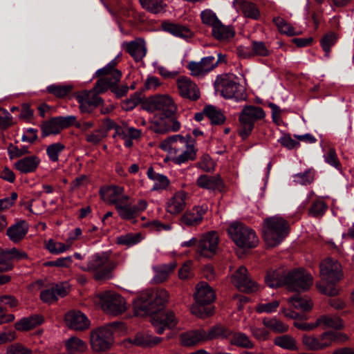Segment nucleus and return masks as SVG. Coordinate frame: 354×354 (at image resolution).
<instances>
[{
  "label": "nucleus",
  "instance_id": "nucleus-1",
  "mask_svg": "<svg viewBox=\"0 0 354 354\" xmlns=\"http://www.w3.org/2000/svg\"><path fill=\"white\" fill-rule=\"evenodd\" d=\"M169 294L165 289H149L142 292L133 303L136 316L150 315L151 323L157 333L162 334L165 329H172L178 324L174 313L165 310Z\"/></svg>",
  "mask_w": 354,
  "mask_h": 354
},
{
  "label": "nucleus",
  "instance_id": "nucleus-2",
  "mask_svg": "<svg viewBox=\"0 0 354 354\" xmlns=\"http://www.w3.org/2000/svg\"><path fill=\"white\" fill-rule=\"evenodd\" d=\"M191 139L190 135H187L185 137L176 135L162 140L159 147L162 150H167L171 154L176 155L181 153L178 156L173 158L175 163L181 164L189 160H193L196 157L194 143H190Z\"/></svg>",
  "mask_w": 354,
  "mask_h": 354
},
{
  "label": "nucleus",
  "instance_id": "nucleus-3",
  "mask_svg": "<svg viewBox=\"0 0 354 354\" xmlns=\"http://www.w3.org/2000/svg\"><path fill=\"white\" fill-rule=\"evenodd\" d=\"M288 223L281 217H270L264 220L263 224V239L267 245L273 248L288 234Z\"/></svg>",
  "mask_w": 354,
  "mask_h": 354
},
{
  "label": "nucleus",
  "instance_id": "nucleus-4",
  "mask_svg": "<svg viewBox=\"0 0 354 354\" xmlns=\"http://www.w3.org/2000/svg\"><path fill=\"white\" fill-rule=\"evenodd\" d=\"M228 234L235 244L242 249H252L258 245L259 239L254 231L241 223H232Z\"/></svg>",
  "mask_w": 354,
  "mask_h": 354
},
{
  "label": "nucleus",
  "instance_id": "nucleus-5",
  "mask_svg": "<svg viewBox=\"0 0 354 354\" xmlns=\"http://www.w3.org/2000/svg\"><path fill=\"white\" fill-rule=\"evenodd\" d=\"M265 117L262 108L252 105L245 106L239 115L240 126L238 130L239 135L243 140H245L251 133L254 122Z\"/></svg>",
  "mask_w": 354,
  "mask_h": 354
},
{
  "label": "nucleus",
  "instance_id": "nucleus-6",
  "mask_svg": "<svg viewBox=\"0 0 354 354\" xmlns=\"http://www.w3.org/2000/svg\"><path fill=\"white\" fill-rule=\"evenodd\" d=\"M116 263L109 259L106 253L97 254L88 263L87 270L93 272V278L98 281H104L112 277L113 270Z\"/></svg>",
  "mask_w": 354,
  "mask_h": 354
},
{
  "label": "nucleus",
  "instance_id": "nucleus-7",
  "mask_svg": "<svg viewBox=\"0 0 354 354\" xmlns=\"http://www.w3.org/2000/svg\"><path fill=\"white\" fill-rule=\"evenodd\" d=\"M100 304L102 309L107 315L118 316L127 310L126 301L119 294L111 291L99 294Z\"/></svg>",
  "mask_w": 354,
  "mask_h": 354
},
{
  "label": "nucleus",
  "instance_id": "nucleus-8",
  "mask_svg": "<svg viewBox=\"0 0 354 354\" xmlns=\"http://www.w3.org/2000/svg\"><path fill=\"white\" fill-rule=\"evenodd\" d=\"M142 109L149 111H162L166 118L174 116L176 112V106L173 100L168 95H153L145 99Z\"/></svg>",
  "mask_w": 354,
  "mask_h": 354
},
{
  "label": "nucleus",
  "instance_id": "nucleus-9",
  "mask_svg": "<svg viewBox=\"0 0 354 354\" xmlns=\"http://www.w3.org/2000/svg\"><path fill=\"white\" fill-rule=\"evenodd\" d=\"M114 342L113 333L108 327H100L90 333V344L95 352H103L109 350Z\"/></svg>",
  "mask_w": 354,
  "mask_h": 354
},
{
  "label": "nucleus",
  "instance_id": "nucleus-10",
  "mask_svg": "<svg viewBox=\"0 0 354 354\" xmlns=\"http://www.w3.org/2000/svg\"><path fill=\"white\" fill-rule=\"evenodd\" d=\"M122 72L115 68H102L96 72L100 78L94 86L92 93L100 94L106 92L108 88L111 90L113 84H117L120 80Z\"/></svg>",
  "mask_w": 354,
  "mask_h": 354
},
{
  "label": "nucleus",
  "instance_id": "nucleus-11",
  "mask_svg": "<svg viewBox=\"0 0 354 354\" xmlns=\"http://www.w3.org/2000/svg\"><path fill=\"white\" fill-rule=\"evenodd\" d=\"M287 288L290 291H306L313 283V277L304 269H293L286 274Z\"/></svg>",
  "mask_w": 354,
  "mask_h": 354
},
{
  "label": "nucleus",
  "instance_id": "nucleus-12",
  "mask_svg": "<svg viewBox=\"0 0 354 354\" xmlns=\"http://www.w3.org/2000/svg\"><path fill=\"white\" fill-rule=\"evenodd\" d=\"M320 276L327 283H335L343 276L342 266L337 261L330 258L326 259L319 265Z\"/></svg>",
  "mask_w": 354,
  "mask_h": 354
},
{
  "label": "nucleus",
  "instance_id": "nucleus-13",
  "mask_svg": "<svg viewBox=\"0 0 354 354\" xmlns=\"http://www.w3.org/2000/svg\"><path fill=\"white\" fill-rule=\"evenodd\" d=\"M75 122V116L56 117L45 121L41 125L42 137L57 134L62 129L73 126Z\"/></svg>",
  "mask_w": 354,
  "mask_h": 354
},
{
  "label": "nucleus",
  "instance_id": "nucleus-14",
  "mask_svg": "<svg viewBox=\"0 0 354 354\" xmlns=\"http://www.w3.org/2000/svg\"><path fill=\"white\" fill-rule=\"evenodd\" d=\"M28 258L27 253L16 248L12 249H3L0 248V273L8 272L13 269L12 260L27 259Z\"/></svg>",
  "mask_w": 354,
  "mask_h": 354
},
{
  "label": "nucleus",
  "instance_id": "nucleus-15",
  "mask_svg": "<svg viewBox=\"0 0 354 354\" xmlns=\"http://www.w3.org/2000/svg\"><path fill=\"white\" fill-rule=\"evenodd\" d=\"M233 283L239 290L250 293L257 290V283L248 277V270L245 266L239 267L233 274Z\"/></svg>",
  "mask_w": 354,
  "mask_h": 354
},
{
  "label": "nucleus",
  "instance_id": "nucleus-16",
  "mask_svg": "<svg viewBox=\"0 0 354 354\" xmlns=\"http://www.w3.org/2000/svg\"><path fill=\"white\" fill-rule=\"evenodd\" d=\"M218 240V236L215 231L209 232L203 235L198 243L200 254L205 257H212L217 249Z\"/></svg>",
  "mask_w": 354,
  "mask_h": 354
},
{
  "label": "nucleus",
  "instance_id": "nucleus-17",
  "mask_svg": "<svg viewBox=\"0 0 354 354\" xmlns=\"http://www.w3.org/2000/svg\"><path fill=\"white\" fill-rule=\"evenodd\" d=\"M179 95L191 101H196L201 97L197 85L185 76H180L177 80Z\"/></svg>",
  "mask_w": 354,
  "mask_h": 354
},
{
  "label": "nucleus",
  "instance_id": "nucleus-18",
  "mask_svg": "<svg viewBox=\"0 0 354 354\" xmlns=\"http://www.w3.org/2000/svg\"><path fill=\"white\" fill-rule=\"evenodd\" d=\"M122 47L136 62L141 61L147 54L146 44L142 38H138L131 41H124L122 43Z\"/></svg>",
  "mask_w": 354,
  "mask_h": 354
},
{
  "label": "nucleus",
  "instance_id": "nucleus-19",
  "mask_svg": "<svg viewBox=\"0 0 354 354\" xmlns=\"http://www.w3.org/2000/svg\"><path fill=\"white\" fill-rule=\"evenodd\" d=\"M64 321L67 326L75 330H84L88 328L90 322L80 311H70L65 315Z\"/></svg>",
  "mask_w": 354,
  "mask_h": 354
},
{
  "label": "nucleus",
  "instance_id": "nucleus-20",
  "mask_svg": "<svg viewBox=\"0 0 354 354\" xmlns=\"http://www.w3.org/2000/svg\"><path fill=\"white\" fill-rule=\"evenodd\" d=\"M198 187L222 192L224 189V183L220 175L207 176L202 175L197 180Z\"/></svg>",
  "mask_w": 354,
  "mask_h": 354
},
{
  "label": "nucleus",
  "instance_id": "nucleus-21",
  "mask_svg": "<svg viewBox=\"0 0 354 354\" xmlns=\"http://www.w3.org/2000/svg\"><path fill=\"white\" fill-rule=\"evenodd\" d=\"M28 225L25 221H18L7 229L6 234L14 243L20 242L26 235Z\"/></svg>",
  "mask_w": 354,
  "mask_h": 354
},
{
  "label": "nucleus",
  "instance_id": "nucleus-22",
  "mask_svg": "<svg viewBox=\"0 0 354 354\" xmlns=\"http://www.w3.org/2000/svg\"><path fill=\"white\" fill-rule=\"evenodd\" d=\"M180 344L184 346H193L200 342H205V330H190L180 335Z\"/></svg>",
  "mask_w": 354,
  "mask_h": 354
},
{
  "label": "nucleus",
  "instance_id": "nucleus-23",
  "mask_svg": "<svg viewBox=\"0 0 354 354\" xmlns=\"http://www.w3.org/2000/svg\"><path fill=\"white\" fill-rule=\"evenodd\" d=\"M124 189L115 185H111L106 187H101L100 195L101 198L109 204L115 206L117 200L123 194Z\"/></svg>",
  "mask_w": 354,
  "mask_h": 354
},
{
  "label": "nucleus",
  "instance_id": "nucleus-24",
  "mask_svg": "<svg viewBox=\"0 0 354 354\" xmlns=\"http://www.w3.org/2000/svg\"><path fill=\"white\" fill-rule=\"evenodd\" d=\"M216 298L214 290L207 283L196 288L194 295L195 302L198 304H212Z\"/></svg>",
  "mask_w": 354,
  "mask_h": 354
},
{
  "label": "nucleus",
  "instance_id": "nucleus-25",
  "mask_svg": "<svg viewBox=\"0 0 354 354\" xmlns=\"http://www.w3.org/2000/svg\"><path fill=\"white\" fill-rule=\"evenodd\" d=\"M212 35L217 40H227L234 36L235 30L232 26L224 25L219 20L212 28Z\"/></svg>",
  "mask_w": 354,
  "mask_h": 354
},
{
  "label": "nucleus",
  "instance_id": "nucleus-26",
  "mask_svg": "<svg viewBox=\"0 0 354 354\" xmlns=\"http://www.w3.org/2000/svg\"><path fill=\"white\" fill-rule=\"evenodd\" d=\"M39 159L35 156L25 157L15 163V167L20 172L27 174L35 171L39 164Z\"/></svg>",
  "mask_w": 354,
  "mask_h": 354
},
{
  "label": "nucleus",
  "instance_id": "nucleus-27",
  "mask_svg": "<svg viewBox=\"0 0 354 354\" xmlns=\"http://www.w3.org/2000/svg\"><path fill=\"white\" fill-rule=\"evenodd\" d=\"M44 317L41 315H35L25 317L15 324V328L19 331H28L36 326L41 324Z\"/></svg>",
  "mask_w": 354,
  "mask_h": 354
},
{
  "label": "nucleus",
  "instance_id": "nucleus-28",
  "mask_svg": "<svg viewBox=\"0 0 354 354\" xmlns=\"http://www.w3.org/2000/svg\"><path fill=\"white\" fill-rule=\"evenodd\" d=\"M266 284L271 288H277L287 285L286 274L283 270H276L268 272L266 277Z\"/></svg>",
  "mask_w": 354,
  "mask_h": 354
},
{
  "label": "nucleus",
  "instance_id": "nucleus-29",
  "mask_svg": "<svg viewBox=\"0 0 354 354\" xmlns=\"http://www.w3.org/2000/svg\"><path fill=\"white\" fill-rule=\"evenodd\" d=\"M186 194L185 192H179L170 199L167 206V212L171 214L180 213L185 207Z\"/></svg>",
  "mask_w": 354,
  "mask_h": 354
},
{
  "label": "nucleus",
  "instance_id": "nucleus-30",
  "mask_svg": "<svg viewBox=\"0 0 354 354\" xmlns=\"http://www.w3.org/2000/svg\"><path fill=\"white\" fill-rule=\"evenodd\" d=\"M236 8L241 10L245 17L257 19L259 16V11L256 6L249 1L238 0L235 3Z\"/></svg>",
  "mask_w": 354,
  "mask_h": 354
},
{
  "label": "nucleus",
  "instance_id": "nucleus-31",
  "mask_svg": "<svg viewBox=\"0 0 354 354\" xmlns=\"http://www.w3.org/2000/svg\"><path fill=\"white\" fill-rule=\"evenodd\" d=\"M162 339L160 337H153L148 334L138 333L133 337V345L142 347H151L160 344Z\"/></svg>",
  "mask_w": 354,
  "mask_h": 354
},
{
  "label": "nucleus",
  "instance_id": "nucleus-32",
  "mask_svg": "<svg viewBox=\"0 0 354 354\" xmlns=\"http://www.w3.org/2000/svg\"><path fill=\"white\" fill-rule=\"evenodd\" d=\"M205 115L211 121L213 125H221L224 124L226 118L221 110L212 105H206L204 107Z\"/></svg>",
  "mask_w": 354,
  "mask_h": 354
},
{
  "label": "nucleus",
  "instance_id": "nucleus-33",
  "mask_svg": "<svg viewBox=\"0 0 354 354\" xmlns=\"http://www.w3.org/2000/svg\"><path fill=\"white\" fill-rule=\"evenodd\" d=\"M193 211L196 212H186L181 218V221L186 225H194L198 224L203 219V215L206 212V209H204L202 207L196 206L193 209Z\"/></svg>",
  "mask_w": 354,
  "mask_h": 354
},
{
  "label": "nucleus",
  "instance_id": "nucleus-34",
  "mask_svg": "<svg viewBox=\"0 0 354 354\" xmlns=\"http://www.w3.org/2000/svg\"><path fill=\"white\" fill-rule=\"evenodd\" d=\"M272 22L277 26L279 32L281 34L288 36H295L301 34L300 31H297L295 28L289 23H288L284 19L281 17H274Z\"/></svg>",
  "mask_w": 354,
  "mask_h": 354
},
{
  "label": "nucleus",
  "instance_id": "nucleus-35",
  "mask_svg": "<svg viewBox=\"0 0 354 354\" xmlns=\"http://www.w3.org/2000/svg\"><path fill=\"white\" fill-rule=\"evenodd\" d=\"M142 7L153 14H160L165 11L167 5L163 0H139Z\"/></svg>",
  "mask_w": 354,
  "mask_h": 354
},
{
  "label": "nucleus",
  "instance_id": "nucleus-36",
  "mask_svg": "<svg viewBox=\"0 0 354 354\" xmlns=\"http://www.w3.org/2000/svg\"><path fill=\"white\" fill-rule=\"evenodd\" d=\"M232 334V331L222 326H214L209 328L207 332L205 331V342L212 340L218 337L227 338Z\"/></svg>",
  "mask_w": 354,
  "mask_h": 354
},
{
  "label": "nucleus",
  "instance_id": "nucleus-37",
  "mask_svg": "<svg viewBox=\"0 0 354 354\" xmlns=\"http://www.w3.org/2000/svg\"><path fill=\"white\" fill-rule=\"evenodd\" d=\"M274 345L290 351H297V342L292 336L283 335L274 339Z\"/></svg>",
  "mask_w": 354,
  "mask_h": 354
},
{
  "label": "nucleus",
  "instance_id": "nucleus-38",
  "mask_svg": "<svg viewBox=\"0 0 354 354\" xmlns=\"http://www.w3.org/2000/svg\"><path fill=\"white\" fill-rule=\"evenodd\" d=\"M209 304H198L195 302L191 308V313L199 318H207L214 313L213 307L208 306Z\"/></svg>",
  "mask_w": 354,
  "mask_h": 354
},
{
  "label": "nucleus",
  "instance_id": "nucleus-39",
  "mask_svg": "<svg viewBox=\"0 0 354 354\" xmlns=\"http://www.w3.org/2000/svg\"><path fill=\"white\" fill-rule=\"evenodd\" d=\"M263 324L268 328L270 329L272 332L276 333H283L288 331V326L284 324L281 321L272 318L263 319Z\"/></svg>",
  "mask_w": 354,
  "mask_h": 354
},
{
  "label": "nucleus",
  "instance_id": "nucleus-40",
  "mask_svg": "<svg viewBox=\"0 0 354 354\" xmlns=\"http://www.w3.org/2000/svg\"><path fill=\"white\" fill-rule=\"evenodd\" d=\"M288 302L291 303L295 308L303 311L308 312L313 308V302L310 299L302 298L299 295L291 297Z\"/></svg>",
  "mask_w": 354,
  "mask_h": 354
},
{
  "label": "nucleus",
  "instance_id": "nucleus-41",
  "mask_svg": "<svg viewBox=\"0 0 354 354\" xmlns=\"http://www.w3.org/2000/svg\"><path fill=\"white\" fill-rule=\"evenodd\" d=\"M319 324H323L328 328H332L335 330H342L344 328L343 320L339 317L321 316L319 317Z\"/></svg>",
  "mask_w": 354,
  "mask_h": 354
},
{
  "label": "nucleus",
  "instance_id": "nucleus-42",
  "mask_svg": "<svg viewBox=\"0 0 354 354\" xmlns=\"http://www.w3.org/2000/svg\"><path fill=\"white\" fill-rule=\"evenodd\" d=\"M66 347L68 351L84 353L87 349L86 344L76 337L69 338L66 342Z\"/></svg>",
  "mask_w": 354,
  "mask_h": 354
},
{
  "label": "nucleus",
  "instance_id": "nucleus-43",
  "mask_svg": "<svg viewBox=\"0 0 354 354\" xmlns=\"http://www.w3.org/2000/svg\"><path fill=\"white\" fill-rule=\"evenodd\" d=\"M230 344L241 348H252L254 344L250 342L248 337L244 333H234L230 339Z\"/></svg>",
  "mask_w": 354,
  "mask_h": 354
},
{
  "label": "nucleus",
  "instance_id": "nucleus-44",
  "mask_svg": "<svg viewBox=\"0 0 354 354\" xmlns=\"http://www.w3.org/2000/svg\"><path fill=\"white\" fill-rule=\"evenodd\" d=\"M301 342L308 351H317L322 350L319 337L317 338L314 335H304Z\"/></svg>",
  "mask_w": 354,
  "mask_h": 354
},
{
  "label": "nucleus",
  "instance_id": "nucleus-45",
  "mask_svg": "<svg viewBox=\"0 0 354 354\" xmlns=\"http://www.w3.org/2000/svg\"><path fill=\"white\" fill-rule=\"evenodd\" d=\"M239 84L235 82H232L230 83H227V84H224L222 87L221 94L225 98H232L234 97L236 100L241 97L239 91L238 90Z\"/></svg>",
  "mask_w": 354,
  "mask_h": 354
},
{
  "label": "nucleus",
  "instance_id": "nucleus-46",
  "mask_svg": "<svg viewBox=\"0 0 354 354\" xmlns=\"http://www.w3.org/2000/svg\"><path fill=\"white\" fill-rule=\"evenodd\" d=\"M177 263L176 261L170 263L169 265L164 266L160 270L157 271L154 277V281L156 283H162L165 281L169 277V274L174 271L176 268Z\"/></svg>",
  "mask_w": 354,
  "mask_h": 354
},
{
  "label": "nucleus",
  "instance_id": "nucleus-47",
  "mask_svg": "<svg viewBox=\"0 0 354 354\" xmlns=\"http://www.w3.org/2000/svg\"><path fill=\"white\" fill-rule=\"evenodd\" d=\"M145 97L142 96L141 93H136L131 98L124 100L121 103L122 108L125 111H130L135 108L138 104L145 102Z\"/></svg>",
  "mask_w": 354,
  "mask_h": 354
},
{
  "label": "nucleus",
  "instance_id": "nucleus-48",
  "mask_svg": "<svg viewBox=\"0 0 354 354\" xmlns=\"http://www.w3.org/2000/svg\"><path fill=\"white\" fill-rule=\"evenodd\" d=\"M73 89L72 85H62V86H50L47 88L49 93L53 94L58 98H64Z\"/></svg>",
  "mask_w": 354,
  "mask_h": 354
},
{
  "label": "nucleus",
  "instance_id": "nucleus-49",
  "mask_svg": "<svg viewBox=\"0 0 354 354\" xmlns=\"http://www.w3.org/2000/svg\"><path fill=\"white\" fill-rule=\"evenodd\" d=\"M119 216L124 220H131L137 216L136 208L131 205H118L115 207Z\"/></svg>",
  "mask_w": 354,
  "mask_h": 354
},
{
  "label": "nucleus",
  "instance_id": "nucleus-50",
  "mask_svg": "<svg viewBox=\"0 0 354 354\" xmlns=\"http://www.w3.org/2000/svg\"><path fill=\"white\" fill-rule=\"evenodd\" d=\"M202 23L212 28L220 20L216 14L210 9H205L201 12Z\"/></svg>",
  "mask_w": 354,
  "mask_h": 354
},
{
  "label": "nucleus",
  "instance_id": "nucleus-51",
  "mask_svg": "<svg viewBox=\"0 0 354 354\" xmlns=\"http://www.w3.org/2000/svg\"><path fill=\"white\" fill-rule=\"evenodd\" d=\"M164 29L171 34L180 37H185L188 33V29L187 28L174 24H167L164 25Z\"/></svg>",
  "mask_w": 354,
  "mask_h": 354
},
{
  "label": "nucleus",
  "instance_id": "nucleus-52",
  "mask_svg": "<svg viewBox=\"0 0 354 354\" xmlns=\"http://www.w3.org/2000/svg\"><path fill=\"white\" fill-rule=\"evenodd\" d=\"M140 239V234H127L117 238L116 243L119 245H130L137 243Z\"/></svg>",
  "mask_w": 354,
  "mask_h": 354
},
{
  "label": "nucleus",
  "instance_id": "nucleus-53",
  "mask_svg": "<svg viewBox=\"0 0 354 354\" xmlns=\"http://www.w3.org/2000/svg\"><path fill=\"white\" fill-rule=\"evenodd\" d=\"M65 148L64 145L60 142L55 143L47 147L46 151L50 159L56 162L58 160V153Z\"/></svg>",
  "mask_w": 354,
  "mask_h": 354
},
{
  "label": "nucleus",
  "instance_id": "nucleus-54",
  "mask_svg": "<svg viewBox=\"0 0 354 354\" xmlns=\"http://www.w3.org/2000/svg\"><path fill=\"white\" fill-rule=\"evenodd\" d=\"M327 209V205L323 201H316L313 203L309 209V214L315 217H319L324 214Z\"/></svg>",
  "mask_w": 354,
  "mask_h": 354
},
{
  "label": "nucleus",
  "instance_id": "nucleus-55",
  "mask_svg": "<svg viewBox=\"0 0 354 354\" xmlns=\"http://www.w3.org/2000/svg\"><path fill=\"white\" fill-rule=\"evenodd\" d=\"M8 150L11 159L13 158H19L24 155L30 153L28 147L24 146L19 149L12 143L9 145Z\"/></svg>",
  "mask_w": 354,
  "mask_h": 354
},
{
  "label": "nucleus",
  "instance_id": "nucleus-56",
  "mask_svg": "<svg viewBox=\"0 0 354 354\" xmlns=\"http://www.w3.org/2000/svg\"><path fill=\"white\" fill-rule=\"evenodd\" d=\"M6 353L7 354H32V351L21 344L17 343L10 345L7 348Z\"/></svg>",
  "mask_w": 354,
  "mask_h": 354
},
{
  "label": "nucleus",
  "instance_id": "nucleus-57",
  "mask_svg": "<svg viewBox=\"0 0 354 354\" xmlns=\"http://www.w3.org/2000/svg\"><path fill=\"white\" fill-rule=\"evenodd\" d=\"M336 41L337 37L335 34L326 35L321 41L323 50L328 54L330 50V48L335 44Z\"/></svg>",
  "mask_w": 354,
  "mask_h": 354
},
{
  "label": "nucleus",
  "instance_id": "nucleus-58",
  "mask_svg": "<svg viewBox=\"0 0 354 354\" xmlns=\"http://www.w3.org/2000/svg\"><path fill=\"white\" fill-rule=\"evenodd\" d=\"M0 112H2L5 116H0V129L5 130L14 124L12 118L9 115L8 112L3 108H0Z\"/></svg>",
  "mask_w": 354,
  "mask_h": 354
},
{
  "label": "nucleus",
  "instance_id": "nucleus-59",
  "mask_svg": "<svg viewBox=\"0 0 354 354\" xmlns=\"http://www.w3.org/2000/svg\"><path fill=\"white\" fill-rule=\"evenodd\" d=\"M40 299L45 303H52L57 300V297L55 294V290L53 287L50 289L44 290L40 293Z\"/></svg>",
  "mask_w": 354,
  "mask_h": 354
},
{
  "label": "nucleus",
  "instance_id": "nucleus-60",
  "mask_svg": "<svg viewBox=\"0 0 354 354\" xmlns=\"http://www.w3.org/2000/svg\"><path fill=\"white\" fill-rule=\"evenodd\" d=\"M215 57L214 56H207L202 58L199 62L192 61L188 64V66H216L214 63Z\"/></svg>",
  "mask_w": 354,
  "mask_h": 354
},
{
  "label": "nucleus",
  "instance_id": "nucleus-61",
  "mask_svg": "<svg viewBox=\"0 0 354 354\" xmlns=\"http://www.w3.org/2000/svg\"><path fill=\"white\" fill-rule=\"evenodd\" d=\"M250 330L253 336L257 339L263 341L268 339L270 333L266 328L251 326Z\"/></svg>",
  "mask_w": 354,
  "mask_h": 354
},
{
  "label": "nucleus",
  "instance_id": "nucleus-62",
  "mask_svg": "<svg viewBox=\"0 0 354 354\" xmlns=\"http://www.w3.org/2000/svg\"><path fill=\"white\" fill-rule=\"evenodd\" d=\"M279 306V301L277 300L273 301L270 303L266 304H260L256 308V310L258 313H271L274 311Z\"/></svg>",
  "mask_w": 354,
  "mask_h": 354
},
{
  "label": "nucleus",
  "instance_id": "nucleus-63",
  "mask_svg": "<svg viewBox=\"0 0 354 354\" xmlns=\"http://www.w3.org/2000/svg\"><path fill=\"white\" fill-rule=\"evenodd\" d=\"M199 166L205 171L209 172L214 170L215 163L209 155H204L202 158L201 162L199 163Z\"/></svg>",
  "mask_w": 354,
  "mask_h": 354
},
{
  "label": "nucleus",
  "instance_id": "nucleus-64",
  "mask_svg": "<svg viewBox=\"0 0 354 354\" xmlns=\"http://www.w3.org/2000/svg\"><path fill=\"white\" fill-rule=\"evenodd\" d=\"M252 49L256 55L260 56H266L269 52L265 43L262 41H253Z\"/></svg>",
  "mask_w": 354,
  "mask_h": 354
}]
</instances>
